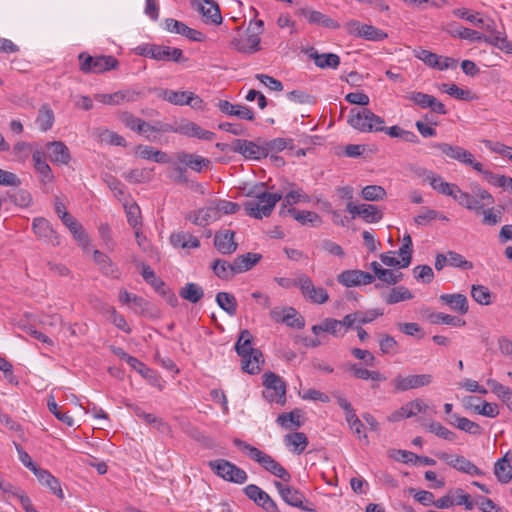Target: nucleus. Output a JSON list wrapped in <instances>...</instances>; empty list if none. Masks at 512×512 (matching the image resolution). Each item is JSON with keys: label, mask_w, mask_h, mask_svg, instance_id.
Listing matches in <instances>:
<instances>
[{"label": "nucleus", "mask_w": 512, "mask_h": 512, "mask_svg": "<svg viewBox=\"0 0 512 512\" xmlns=\"http://www.w3.org/2000/svg\"><path fill=\"white\" fill-rule=\"evenodd\" d=\"M198 11L209 20L211 23L219 25L222 22V16L220 12L219 6L214 2H210V4H199Z\"/></svg>", "instance_id": "47"}, {"label": "nucleus", "mask_w": 512, "mask_h": 512, "mask_svg": "<svg viewBox=\"0 0 512 512\" xmlns=\"http://www.w3.org/2000/svg\"><path fill=\"white\" fill-rule=\"evenodd\" d=\"M429 320L432 324H446L454 327L464 326L466 323L465 320L457 316L445 314L442 312L432 313L429 316Z\"/></svg>", "instance_id": "53"}, {"label": "nucleus", "mask_w": 512, "mask_h": 512, "mask_svg": "<svg viewBox=\"0 0 512 512\" xmlns=\"http://www.w3.org/2000/svg\"><path fill=\"white\" fill-rule=\"evenodd\" d=\"M428 405L420 398L414 399L402 405L399 409L392 412L387 421L395 423L404 419L414 417L418 413H426Z\"/></svg>", "instance_id": "16"}, {"label": "nucleus", "mask_w": 512, "mask_h": 512, "mask_svg": "<svg viewBox=\"0 0 512 512\" xmlns=\"http://www.w3.org/2000/svg\"><path fill=\"white\" fill-rule=\"evenodd\" d=\"M261 39L258 34L246 37H235L230 42V48L242 54H254L260 50Z\"/></svg>", "instance_id": "24"}, {"label": "nucleus", "mask_w": 512, "mask_h": 512, "mask_svg": "<svg viewBox=\"0 0 512 512\" xmlns=\"http://www.w3.org/2000/svg\"><path fill=\"white\" fill-rule=\"evenodd\" d=\"M264 149L267 151V156L270 153H278L283 151L286 148L293 147V140L288 138H275L270 141H263Z\"/></svg>", "instance_id": "58"}, {"label": "nucleus", "mask_w": 512, "mask_h": 512, "mask_svg": "<svg viewBox=\"0 0 512 512\" xmlns=\"http://www.w3.org/2000/svg\"><path fill=\"white\" fill-rule=\"evenodd\" d=\"M179 134L187 137H196L206 141H212L215 138V133L205 130L195 122L187 119L181 120V130H179Z\"/></svg>", "instance_id": "30"}, {"label": "nucleus", "mask_w": 512, "mask_h": 512, "mask_svg": "<svg viewBox=\"0 0 512 512\" xmlns=\"http://www.w3.org/2000/svg\"><path fill=\"white\" fill-rule=\"evenodd\" d=\"M219 110L229 116H235L239 119L253 121L255 115L253 111L244 105L232 104L227 100H220L217 104Z\"/></svg>", "instance_id": "26"}, {"label": "nucleus", "mask_w": 512, "mask_h": 512, "mask_svg": "<svg viewBox=\"0 0 512 512\" xmlns=\"http://www.w3.org/2000/svg\"><path fill=\"white\" fill-rule=\"evenodd\" d=\"M433 147L440 150L447 157L457 160L462 164L471 166L476 171H481V163L474 159V156L468 150L448 143H435Z\"/></svg>", "instance_id": "12"}, {"label": "nucleus", "mask_w": 512, "mask_h": 512, "mask_svg": "<svg viewBox=\"0 0 512 512\" xmlns=\"http://www.w3.org/2000/svg\"><path fill=\"white\" fill-rule=\"evenodd\" d=\"M33 473L38 481L42 485L48 487L53 494H55L60 499L64 498V493L59 480L55 478L48 470L38 467Z\"/></svg>", "instance_id": "34"}, {"label": "nucleus", "mask_w": 512, "mask_h": 512, "mask_svg": "<svg viewBox=\"0 0 512 512\" xmlns=\"http://www.w3.org/2000/svg\"><path fill=\"white\" fill-rule=\"evenodd\" d=\"M264 364L263 354L261 351H255L251 356L242 358L241 368L244 372L255 375L261 370V365Z\"/></svg>", "instance_id": "41"}, {"label": "nucleus", "mask_w": 512, "mask_h": 512, "mask_svg": "<svg viewBox=\"0 0 512 512\" xmlns=\"http://www.w3.org/2000/svg\"><path fill=\"white\" fill-rule=\"evenodd\" d=\"M447 33L454 38L465 39L469 41H479L482 39V34L476 30L463 27L457 22H452L447 25Z\"/></svg>", "instance_id": "36"}, {"label": "nucleus", "mask_w": 512, "mask_h": 512, "mask_svg": "<svg viewBox=\"0 0 512 512\" xmlns=\"http://www.w3.org/2000/svg\"><path fill=\"white\" fill-rule=\"evenodd\" d=\"M152 59L176 63L185 62L187 60L180 48L157 44L156 49L152 52Z\"/></svg>", "instance_id": "27"}, {"label": "nucleus", "mask_w": 512, "mask_h": 512, "mask_svg": "<svg viewBox=\"0 0 512 512\" xmlns=\"http://www.w3.org/2000/svg\"><path fill=\"white\" fill-rule=\"evenodd\" d=\"M231 150L251 160H260L267 157L264 142L260 140L254 142L245 139H236L233 141Z\"/></svg>", "instance_id": "14"}, {"label": "nucleus", "mask_w": 512, "mask_h": 512, "mask_svg": "<svg viewBox=\"0 0 512 512\" xmlns=\"http://www.w3.org/2000/svg\"><path fill=\"white\" fill-rule=\"evenodd\" d=\"M179 295L184 300L197 303L203 298L204 290L199 284L189 282L179 290Z\"/></svg>", "instance_id": "43"}, {"label": "nucleus", "mask_w": 512, "mask_h": 512, "mask_svg": "<svg viewBox=\"0 0 512 512\" xmlns=\"http://www.w3.org/2000/svg\"><path fill=\"white\" fill-rule=\"evenodd\" d=\"M344 27L349 35L368 41H383L388 36L383 30L373 25L361 23L358 20H350Z\"/></svg>", "instance_id": "11"}, {"label": "nucleus", "mask_w": 512, "mask_h": 512, "mask_svg": "<svg viewBox=\"0 0 512 512\" xmlns=\"http://www.w3.org/2000/svg\"><path fill=\"white\" fill-rule=\"evenodd\" d=\"M287 446H292L293 451L301 454L308 446V438L303 432H294L285 436Z\"/></svg>", "instance_id": "48"}, {"label": "nucleus", "mask_w": 512, "mask_h": 512, "mask_svg": "<svg viewBox=\"0 0 512 512\" xmlns=\"http://www.w3.org/2000/svg\"><path fill=\"white\" fill-rule=\"evenodd\" d=\"M186 219L190 220L197 226L204 227L211 222L218 220V212L216 211L215 206H207L189 213L186 216Z\"/></svg>", "instance_id": "29"}, {"label": "nucleus", "mask_w": 512, "mask_h": 512, "mask_svg": "<svg viewBox=\"0 0 512 512\" xmlns=\"http://www.w3.org/2000/svg\"><path fill=\"white\" fill-rule=\"evenodd\" d=\"M261 258V254L252 252L237 256L233 261L234 273L240 274L250 270L261 260Z\"/></svg>", "instance_id": "39"}, {"label": "nucleus", "mask_w": 512, "mask_h": 512, "mask_svg": "<svg viewBox=\"0 0 512 512\" xmlns=\"http://www.w3.org/2000/svg\"><path fill=\"white\" fill-rule=\"evenodd\" d=\"M245 495L256 505L263 508L266 512H279L276 502L255 484H249L243 489Z\"/></svg>", "instance_id": "17"}, {"label": "nucleus", "mask_w": 512, "mask_h": 512, "mask_svg": "<svg viewBox=\"0 0 512 512\" xmlns=\"http://www.w3.org/2000/svg\"><path fill=\"white\" fill-rule=\"evenodd\" d=\"M47 406L49 411L61 422L66 424L69 427L74 425V419L68 413L61 412L58 404L55 402L54 397L51 396L47 401Z\"/></svg>", "instance_id": "61"}, {"label": "nucleus", "mask_w": 512, "mask_h": 512, "mask_svg": "<svg viewBox=\"0 0 512 512\" xmlns=\"http://www.w3.org/2000/svg\"><path fill=\"white\" fill-rule=\"evenodd\" d=\"M276 422L285 429H291L292 427L299 428L302 425L298 410L280 414L277 417Z\"/></svg>", "instance_id": "54"}, {"label": "nucleus", "mask_w": 512, "mask_h": 512, "mask_svg": "<svg viewBox=\"0 0 512 512\" xmlns=\"http://www.w3.org/2000/svg\"><path fill=\"white\" fill-rule=\"evenodd\" d=\"M449 423L471 435H480L482 432L481 426L478 423L473 422L466 417H461L457 414L451 415Z\"/></svg>", "instance_id": "40"}, {"label": "nucleus", "mask_w": 512, "mask_h": 512, "mask_svg": "<svg viewBox=\"0 0 512 512\" xmlns=\"http://www.w3.org/2000/svg\"><path fill=\"white\" fill-rule=\"evenodd\" d=\"M164 25L168 32L182 35L191 41L202 42L205 38L202 32L192 29L185 23L173 18L165 19Z\"/></svg>", "instance_id": "20"}, {"label": "nucleus", "mask_w": 512, "mask_h": 512, "mask_svg": "<svg viewBox=\"0 0 512 512\" xmlns=\"http://www.w3.org/2000/svg\"><path fill=\"white\" fill-rule=\"evenodd\" d=\"M471 189L473 198L470 205L474 206V208H468V210L481 213L484 210V205L494 204L495 200L492 194L481 188L478 184H473Z\"/></svg>", "instance_id": "28"}, {"label": "nucleus", "mask_w": 512, "mask_h": 512, "mask_svg": "<svg viewBox=\"0 0 512 512\" xmlns=\"http://www.w3.org/2000/svg\"><path fill=\"white\" fill-rule=\"evenodd\" d=\"M448 266L460 268L463 270H471L473 269V263L471 261L466 260L461 254L455 251L447 252Z\"/></svg>", "instance_id": "62"}, {"label": "nucleus", "mask_w": 512, "mask_h": 512, "mask_svg": "<svg viewBox=\"0 0 512 512\" xmlns=\"http://www.w3.org/2000/svg\"><path fill=\"white\" fill-rule=\"evenodd\" d=\"M304 53L320 69H337L340 65V57L335 53H319L314 47L305 49Z\"/></svg>", "instance_id": "21"}, {"label": "nucleus", "mask_w": 512, "mask_h": 512, "mask_svg": "<svg viewBox=\"0 0 512 512\" xmlns=\"http://www.w3.org/2000/svg\"><path fill=\"white\" fill-rule=\"evenodd\" d=\"M32 228L39 239L51 244L52 246L60 244L58 235L47 219L42 217L35 218L32 223Z\"/></svg>", "instance_id": "22"}, {"label": "nucleus", "mask_w": 512, "mask_h": 512, "mask_svg": "<svg viewBox=\"0 0 512 512\" xmlns=\"http://www.w3.org/2000/svg\"><path fill=\"white\" fill-rule=\"evenodd\" d=\"M63 224L70 230L74 238L83 246L88 243V236L86 235L83 227L79 224L73 216L67 217Z\"/></svg>", "instance_id": "51"}, {"label": "nucleus", "mask_w": 512, "mask_h": 512, "mask_svg": "<svg viewBox=\"0 0 512 512\" xmlns=\"http://www.w3.org/2000/svg\"><path fill=\"white\" fill-rule=\"evenodd\" d=\"M471 296L480 305H490L492 303V294L483 285H472Z\"/></svg>", "instance_id": "60"}, {"label": "nucleus", "mask_w": 512, "mask_h": 512, "mask_svg": "<svg viewBox=\"0 0 512 512\" xmlns=\"http://www.w3.org/2000/svg\"><path fill=\"white\" fill-rule=\"evenodd\" d=\"M283 197L282 193H265L263 198H257L244 203V209L248 216L255 219L269 217L275 205Z\"/></svg>", "instance_id": "5"}, {"label": "nucleus", "mask_w": 512, "mask_h": 512, "mask_svg": "<svg viewBox=\"0 0 512 512\" xmlns=\"http://www.w3.org/2000/svg\"><path fill=\"white\" fill-rule=\"evenodd\" d=\"M436 456L446 462L447 465L456 469L457 471L469 474V475H477L482 476L484 472L479 469L476 465H474L470 460L466 459L461 455H452L446 452H439Z\"/></svg>", "instance_id": "15"}, {"label": "nucleus", "mask_w": 512, "mask_h": 512, "mask_svg": "<svg viewBox=\"0 0 512 512\" xmlns=\"http://www.w3.org/2000/svg\"><path fill=\"white\" fill-rule=\"evenodd\" d=\"M285 216H291L301 225H310L312 227H319L322 224L320 215L314 211L285 209Z\"/></svg>", "instance_id": "33"}, {"label": "nucleus", "mask_w": 512, "mask_h": 512, "mask_svg": "<svg viewBox=\"0 0 512 512\" xmlns=\"http://www.w3.org/2000/svg\"><path fill=\"white\" fill-rule=\"evenodd\" d=\"M337 281L345 287H354L373 283L375 276L362 270H345L337 276Z\"/></svg>", "instance_id": "19"}, {"label": "nucleus", "mask_w": 512, "mask_h": 512, "mask_svg": "<svg viewBox=\"0 0 512 512\" xmlns=\"http://www.w3.org/2000/svg\"><path fill=\"white\" fill-rule=\"evenodd\" d=\"M481 173L484 177V179L491 185L495 187H500L503 189H506L509 187L511 177L505 176V175H497L494 174L490 170H486L483 168V165L481 164V171H478Z\"/></svg>", "instance_id": "52"}, {"label": "nucleus", "mask_w": 512, "mask_h": 512, "mask_svg": "<svg viewBox=\"0 0 512 512\" xmlns=\"http://www.w3.org/2000/svg\"><path fill=\"white\" fill-rule=\"evenodd\" d=\"M494 475L502 484L512 480V455L509 452L495 462Z\"/></svg>", "instance_id": "32"}, {"label": "nucleus", "mask_w": 512, "mask_h": 512, "mask_svg": "<svg viewBox=\"0 0 512 512\" xmlns=\"http://www.w3.org/2000/svg\"><path fill=\"white\" fill-rule=\"evenodd\" d=\"M346 210L351 214L352 219L360 216L366 223H377L383 217L382 211L371 204L356 205L350 201L346 205Z\"/></svg>", "instance_id": "18"}, {"label": "nucleus", "mask_w": 512, "mask_h": 512, "mask_svg": "<svg viewBox=\"0 0 512 512\" xmlns=\"http://www.w3.org/2000/svg\"><path fill=\"white\" fill-rule=\"evenodd\" d=\"M439 300L461 315L466 314L469 310L468 300L464 294H442Z\"/></svg>", "instance_id": "35"}, {"label": "nucleus", "mask_w": 512, "mask_h": 512, "mask_svg": "<svg viewBox=\"0 0 512 512\" xmlns=\"http://www.w3.org/2000/svg\"><path fill=\"white\" fill-rule=\"evenodd\" d=\"M479 400L476 397L470 396L465 399L466 403L473 406L475 411H477L480 415L494 418L498 416L499 410L498 406L495 403H489L486 401H483L481 405H473V401Z\"/></svg>", "instance_id": "50"}, {"label": "nucleus", "mask_w": 512, "mask_h": 512, "mask_svg": "<svg viewBox=\"0 0 512 512\" xmlns=\"http://www.w3.org/2000/svg\"><path fill=\"white\" fill-rule=\"evenodd\" d=\"M54 112L48 104H43L39 110L36 118V124L43 132L48 131L54 124Z\"/></svg>", "instance_id": "44"}, {"label": "nucleus", "mask_w": 512, "mask_h": 512, "mask_svg": "<svg viewBox=\"0 0 512 512\" xmlns=\"http://www.w3.org/2000/svg\"><path fill=\"white\" fill-rule=\"evenodd\" d=\"M233 444L245 453L251 460L257 462L264 470L278 477L279 479L289 482L291 480L290 473L271 455L261 451L249 443L235 438Z\"/></svg>", "instance_id": "1"}, {"label": "nucleus", "mask_w": 512, "mask_h": 512, "mask_svg": "<svg viewBox=\"0 0 512 512\" xmlns=\"http://www.w3.org/2000/svg\"><path fill=\"white\" fill-rule=\"evenodd\" d=\"M432 382L433 376L431 374H398L392 379L391 385L395 393H402L429 386Z\"/></svg>", "instance_id": "10"}, {"label": "nucleus", "mask_w": 512, "mask_h": 512, "mask_svg": "<svg viewBox=\"0 0 512 512\" xmlns=\"http://www.w3.org/2000/svg\"><path fill=\"white\" fill-rule=\"evenodd\" d=\"M282 323H285L289 327L298 329L303 328L305 325L304 318L298 315V312L293 307H287V312L284 319H282Z\"/></svg>", "instance_id": "64"}, {"label": "nucleus", "mask_w": 512, "mask_h": 512, "mask_svg": "<svg viewBox=\"0 0 512 512\" xmlns=\"http://www.w3.org/2000/svg\"><path fill=\"white\" fill-rule=\"evenodd\" d=\"M211 268L214 274L223 280H228L232 278L236 273H234V264L229 263L222 259H216L213 261Z\"/></svg>", "instance_id": "46"}, {"label": "nucleus", "mask_w": 512, "mask_h": 512, "mask_svg": "<svg viewBox=\"0 0 512 512\" xmlns=\"http://www.w3.org/2000/svg\"><path fill=\"white\" fill-rule=\"evenodd\" d=\"M233 444L245 453L251 460L257 462L264 470L278 477L279 479L289 482L291 480L290 473L271 455L261 451L249 443L235 438Z\"/></svg>", "instance_id": "2"}, {"label": "nucleus", "mask_w": 512, "mask_h": 512, "mask_svg": "<svg viewBox=\"0 0 512 512\" xmlns=\"http://www.w3.org/2000/svg\"><path fill=\"white\" fill-rule=\"evenodd\" d=\"M486 41L504 51L505 53L512 54V42L507 39L505 34L501 32H495L486 38Z\"/></svg>", "instance_id": "59"}, {"label": "nucleus", "mask_w": 512, "mask_h": 512, "mask_svg": "<svg viewBox=\"0 0 512 512\" xmlns=\"http://www.w3.org/2000/svg\"><path fill=\"white\" fill-rule=\"evenodd\" d=\"M253 335L247 329L240 332V335L235 343V350L241 358L251 356L255 351L259 349L253 348Z\"/></svg>", "instance_id": "38"}, {"label": "nucleus", "mask_w": 512, "mask_h": 512, "mask_svg": "<svg viewBox=\"0 0 512 512\" xmlns=\"http://www.w3.org/2000/svg\"><path fill=\"white\" fill-rule=\"evenodd\" d=\"M296 15L305 17L309 23L323 26L325 28L337 29L339 24L329 16L307 7L298 8Z\"/></svg>", "instance_id": "25"}, {"label": "nucleus", "mask_w": 512, "mask_h": 512, "mask_svg": "<svg viewBox=\"0 0 512 512\" xmlns=\"http://www.w3.org/2000/svg\"><path fill=\"white\" fill-rule=\"evenodd\" d=\"M153 92L159 99L177 106L189 105L192 108L200 109L203 104V100L198 95L190 91H174L171 89L154 88Z\"/></svg>", "instance_id": "8"}, {"label": "nucleus", "mask_w": 512, "mask_h": 512, "mask_svg": "<svg viewBox=\"0 0 512 512\" xmlns=\"http://www.w3.org/2000/svg\"><path fill=\"white\" fill-rule=\"evenodd\" d=\"M294 284L301 290L302 295L312 303L323 304L329 299L328 292L322 287H316L305 274L298 276Z\"/></svg>", "instance_id": "13"}, {"label": "nucleus", "mask_w": 512, "mask_h": 512, "mask_svg": "<svg viewBox=\"0 0 512 512\" xmlns=\"http://www.w3.org/2000/svg\"><path fill=\"white\" fill-rule=\"evenodd\" d=\"M274 486L280 494L282 500L289 506L296 507L306 512H315L316 509L312 503L305 499V495L298 489L285 485L280 481H274Z\"/></svg>", "instance_id": "9"}, {"label": "nucleus", "mask_w": 512, "mask_h": 512, "mask_svg": "<svg viewBox=\"0 0 512 512\" xmlns=\"http://www.w3.org/2000/svg\"><path fill=\"white\" fill-rule=\"evenodd\" d=\"M347 122L354 129L364 133L384 131V119L368 108L351 109Z\"/></svg>", "instance_id": "3"}, {"label": "nucleus", "mask_w": 512, "mask_h": 512, "mask_svg": "<svg viewBox=\"0 0 512 512\" xmlns=\"http://www.w3.org/2000/svg\"><path fill=\"white\" fill-rule=\"evenodd\" d=\"M264 399L271 403L284 405L286 402V384L283 379L274 372H265L262 376Z\"/></svg>", "instance_id": "7"}, {"label": "nucleus", "mask_w": 512, "mask_h": 512, "mask_svg": "<svg viewBox=\"0 0 512 512\" xmlns=\"http://www.w3.org/2000/svg\"><path fill=\"white\" fill-rule=\"evenodd\" d=\"M93 258L94 261L99 265L103 274L107 276H114L116 267L106 254L99 250H95L93 253Z\"/></svg>", "instance_id": "57"}, {"label": "nucleus", "mask_w": 512, "mask_h": 512, "mask_svg": "<svg viewBox=\"0 0 512 512\" xmlns=\"http://www.w3.org/2000/svg\"><path fill=\"white\" fill-rule=\"evenodd\" d=\"M283 202L281 204L279 215L282 217H285V212L283 210L285 209H293L292 205L298 204L300 202L309 203L310 202V196L303 191L301 188L297 189H291L285 196L282 197Z\"/></svg>", "instance_id": "37"}, {"label": "nucleus", "mask_w": 512, "mask_h": 512, "mask_svg": "<svg viewBox=\"0 0 512 512\" xmlns=\"http://www.w3.org/2000/svg\"><path fill=\"white\" fill-rule=\"evenodd\" d=\"M170 242L174 247L183 249L198 248L200 246V241L197 237L184 232L172 234Z\"/></svg>", "instance_id": "42"}, {"label": "nucleus", "mask_w": 512, "mask_h": 512, "mask_svg": "<svg viewBox=\"0 0 512 512\" xmlns=\"http://www.w3.org/2000/svg\"><path fill=\"white\" fill-rule=\"evenodd\" d=\"M218 306L230 316L237 312V300L233 294L228 292H218L216 295Z\"/></svg>", "instance_id": "45"}, {"label": "nucleus", "mask_w": 512, "mask_h": 512, "mask_svg": "<svg viewBox=\"0 0 512 512\" xmlns=\"http://www.w3.org/2000/svg\"><path fill=\"white\" fill-rule=\"evenodd\" d=\"M79 69L84 74H102L118 67V60L111 55L91 56L87 52L78 55Z\"/></svg>", "instance_id": "4"}, {"label": "nucleus", "mask_w": 512, "mask_h": 512, "mask_svg": "<svg viewBox=\"0 0 512 512\" xmlns=\"http://www.w3.org/2000/svg\"><path fill=\"white\" fill-rule=\"evenodd\" d=\"M47 150L53 163L67 165L71 160L70 151L62 141L49 142Z\"/></svg>", "instance_id": "31"}, {"label": "nucleus", "mask_w": 512, "mask_h": 512, "mask_svg": "<svg viewBox=\"0 0 512 512\" xmlns=\"http://www.w3.org/2000/svg\"><path fill=\"white\" fill-rule=\"evenodd\" d=\"M412 292L404 287L397 286L391 289V291L384 297V300L387 304H396L401 301L411 300L413 298Z\"/></svg>", "instance_id": "49"}, {"label": "nucleus", "mask_w": 512, "mask_h": 512, "mask_svg": "<svg viewBox=\"0 0 512 512\" xmlns=\"http://www.w3.org/2000/svg\"><path fill=\"white\" fill-rule=\"evenodd\" d=\"M208 467L215 475L227 482L244 484L248 479L245 470L226 459L211 460L208 462Z\"/></svg>", "instance_id": "6"}, {"label": "nucleus", "mask_w": 512, "mask_h": 512, "mask_svg": "<svg viewBox=\"0 0 512 512\" xmlns=\"http://www.w3.org/2000/svg\"><path fill=\"white\" fill-rule=\"evenodd\" d=\"M429 177L428 182L434 190L446 196L453 195V190L456 189V184L445 182L441 176H436L434 173Z\"/></svg>", "instance_id": "56"}, {"label": "nucleus", "mask_w": 512, "mask_h": 512, "mask_svg": "<svg viewBox=\"0 0 512 512\" xmlns=\"http://www.w3.org/2000/svg\"><path fill=\"white\" fill-rule=\"evenodd\" d=\"M362 197L367 201H379L386 197V191L379 185H368L362 190Z\"/></svg>", "instance_id": "63"}, {"label": "nucleus", "mask_w": 512, "mask_h": 512, "mask_svg": "<svg viewBox=\"0 0 512 512\" xmlns=\"http://www.w3.org/2000/svg\"><path fill=\"white\" fill-rule=\"evenodd\" d=\"M127 221L133 229L142 226L141 211L139 206L135 202L124 204Z\"/></svg>", "instance_id": "55"}, {"label": "nucleus", "mask_w": 512, "mask_h": 512, "mask_svg": "<svg viewBox=\"0 0 512 512\" xmlns=\"http://www.w3.org/2000/svg\"><path fill=\"white\" fill-rule=\"evenodd\" d=\"M235 232L229 229L220 230L215 233L214 246L218 252L224 255L234 253L238 248V243L234 239Z\"/></svg>", "instance_id": "23"}]
</instances>
